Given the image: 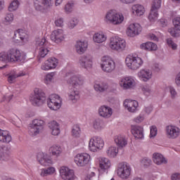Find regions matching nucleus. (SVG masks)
<instances>
[{
    "instance_id": "obj_43",
    "label": "nucleus",
    "mask_w": 180,
    "mask_h": 180,
    "mask_svg": "<svg viewBox=\"0 0 180 180\" xmlns=\"http://www.w3.org/2000/svg\"><path fill=\"white\" fill-rule=\"evenodd\" d=\"M162 0H153L150 9L153 11H158L161 8Z\"/></svg>"
},
{
    "instance_id": "obj_36",
    "label": "nucleus",
    "mask_w": 180,
    "mask_h": 180,
    "mask_svg": "<svg viewBox=\"0 0 180 180\" xmlns=\"http://www.w3.org/2000/svg\"><path fill=\"white\" fill-rule=\"evenodd\" d=\"M68 98L72 102H77L79 99V91L75 89H70L68 92Z\"/></svg>"
},
{
    "instance_id": "obj_59",
    "label": "nucleus",
    "mask_w": 180,
    "mask_h": 180,
    "mask_svg": "<svg viewBox=\"0 0 180 180\" xmlns=\"http://www.w3.org/2000/svg\"><path fill=\"white\" fill-rule=\"evenodd\" d=\"M55 25L57 27H63L64 26V19L59 18L55 20Z\"/></svg>"
},
{
    "instance_id": "obj_26",
    "label": "nucleus",
    "mask_w": 180,
    "mask_h": 180,
    "mask_svg": "<svg viewBox=\"0 0 180 180\" xmlns=\"http://www.w3.org/2000/svg\"><path fill=\"white\" fill-rule=\"evenodd\" d=\"M153 76V73L150 71V70L143 69L141 70L138 72V77L144 81V82H147L148 79H151V77Z\"/></svg>"
},
{
    "instance_id": "obj_30",
    "label": "nucleus",
    "mask_w": 180,
    "mask_h": 180,
    "mask_svg": "<svg viewBox=\"0 0 180 180\" xmlns=\"http://www.w3.org/2000/svg\"><path fill=\"white\" fill-rule=\"evenodd\" d=\"M99 167L103 171H108L109 168H110V166L112 164L110 163V160H109L106 158H100L99 160Z\"/></svg>"
},
{
    "instance_id": "obj_13",
    "label": "nucleus",
    "mask_w": 180,
    "mask_h": 180,
    "mask_svg": "<svg viewBox=\"0 0 180 180\" xmlns=\"http://www.w3.org/2000/svg\"><path fill=\"white\" fill-rule=\"evenodd\" d=\"M37 160L38 162L41 165H43L44 167H49V165H53V160L50 157H49V155L47 153L39 152L37 155Z\"/></svg>"
},
{
    "instance_id": "obj_17",
    "label": "nucleus",
    "mask_w": 180,
    "mask_h": 180,
    "mask_svg": "<svg viewBox=\"0 0 180 180\" xmlns=\"http://www.w3.org/2000/svg\"><path fill=\"white\" fill-rule=\"evenodd\" d=\"M65 39L64 35V30L58 29L52 32L51 34V40L55 43H61Z\"/></svg>"
},
{
    "instance_id": "obj_57",
    "label": "nucleus",
    "mask_w": 180,
    "mask_h": 180,
    "mask_svg": "<svg viewBox=\"0 0 180 180\" xmlns=\"http://www.w3.org/2000/svg\"><path fill=\"white\" fill-rule=\"evenodd\" d=\"M173 25L176 30H180V17H176L173 20Z\"/></svg>"
},
{
    "instance_id": "obj_25",
    "label": "nucleus",
    "mask_w": 180,
    "mask_h": 180,
    "mask_svg": "<svg viewBox=\"0 0 180 180\" xmlns=\"http://www.w3.org/2000/svg\"><path fill=\"white\" fill-rule=\"evenodd\" d=\"M12 141V136L7 130L0 129V143H5L6 144Z\"/></svg>"
},
{
    "instance_id": "obj_47",
    "label": "nucleus",
    "mask_w": 180,
    "mask_h": 180,
    "mask_svg": "<svg viewBox=\"0 0 180 180\" xmlns=\"http://www.w3.org/2000/svg\"><path fill=\"white\" fill-rule=\"evenodd\" d=\"M13 19H14L13 13H6L4 18V22L5 23V25H11V23L13 22Z\"/></svg>"
},
{
    "instance_id": "obj_53",
    "label": "nucleus",
    "mask_w": 180,
    "mask_h": 180,
    "mask_svg": "<svg viewBox=\"0 0 180 180\" xmlns=\"http://www.w3.org/2000/svg\"><path fill=\"white\" fill-rule=\"evenodd\" d=\"M74 9V3H68L65 6V12L66 13H71Z\"/></svg>"
},
{
    "instance_id": "obj_49",
    "label": "nucleus",
    "mask_w": 180,
    "mask_h": 180,
    "mask_svg": "<svg viewBox=\"0 0 180 180\" xmlns=\"http://www.w3.org/2000/svg\"><path fill=\"white\" fill-rule=\"evenodd\" d=\"M49 54V48L47 46H41L39 48V56L41 58H44V56Z\"/></svg>"
},
{
    "instance_id": "obj_8",
    "label": "nucleus",
    "mask_w": 180,
    "mask_h": 180,
    "mask_svg": "<svg viewBox=\"0 0 180 180\" xmlns=\"http://www.w3.org/2000/svg\"><path fill=\"white\" fill-rule=\"evenodd\" d=\"M125 63L127 67L132 71H136L139 70L141 65L143 64V59L138 56H128L125 59Z\"/></svg>"
},
{
    "instance_id": "obj_38",
    "label": "nucleus",
    "mask_w": 180,
    "mask_h": 180,
    "mask_svg": "<svg viewBox=\"0 0 180 180\" xmlns=\"http://www.w3.org/2000/svg\"><path fill=\"white\" fill-rule=\"evenodd\" d=\"M119 153V149L116 148V146H111L108 147V148L106 150V153L108 157L110 158H115L117 156V154Z\"/></svg>"
},
{
    "instance_id": "obj_52",
    "label": "nucleus",
    "mask_w": 180,
    "mask_h": 180,
    "mask_svg": "<svg viewBox=\"0 0 180 180\" xmlns=\"http://www.w3.org/2000/svg\"><path fill=\"white\" fill-rule=\"evenodd\" d=\"M77 25H78V20L77 18H72L68 22V27L69 29L71 30V29H74V27H75Z\"/></svg>"
},
{
    "instance_id": "obj_3",
    "label": "nucleus",
    "mask_w": 180,
    "mask_h": 180,
    "mask_svg": "<svg viewBox=\"0 0 180 180\" xmlns=\"http://www.w3.org/2000/svg\"><path fill=\"white\" fill-rule=\"evenodd\" d=\"M46 122L41 119H34L29 125V134L30 136H37L43 131Z\"/></svg>"
},
{
    "instance_id": "obj_22",
    "label": "nucleus",
    "mask_w": 180,
    "mask_h": 180,
    "mask_svg": "<svg viewBox=\"0 0 180 180\" xmlns=\"http://www.w3.org/2000/svg\"><path fill=\"white\" fill-rule=\"evenodd\" d=\"M113 111L110 108V107L103 105L101 106L98 109V115L101 117H104L105 119H109L110 116H112Z\"/></svg>"
},
{
    "instance_id": "obj_63",
    "label": "nucleus",
    "mask_w": 180,
    "mask_h": 180,
    "mask_svg": "<svg viewBox=\"0 0 180 180\" xmlns=\"http://www.w3.org/2000/svg\"><path fill=\"white\" fill-rule=\"evenodd\" d=\"M171 180H180V173H174L172 174Z\"/></svg>"
},
{
    "instance_id": "obj_16",
    "label": "nucleus",
    "mask_w": 180,
    "mask_h": 180,
    "mask_svg": "<svg viewBox=\"0 0 180 180\" xmlns=\"http://www.w3.org/2000/svg\"><path fill=\"white\" fill-rule=\"evenodd\" d=\"M180 135V129L174 125H169L166 127V136L168 139H178Z\"/></svg>"
},
{
    "instance_id": "obj_15",
    "label": "nucleus",
    "mask_w": 180,
    "mask_h": 180,
    "mask_svg": "<svg viewBox=\"0 0 180 180\" xmlns=\"http://www.w3.org/2000/svg\"><path fill=\"white\" fill-rule=\"evenodd\" d=\"M141 33V25L139 23H132L127 29V34L129 37H135Z\"/></svg>"
},
{
    "instance_id": "obj_58",
    "label": "nucleus",
    "mask_w": 180,
    "mask_h": 180,
    "mask_svg": "<svg viewBox=\"0 0 180 180\" xmlns=\"http://www.w3.org/2000/svg\"><path fill=\"white\" fill-rule=\"evenodd\" d=\"M157 127L155 126H152L150 127V139H154L155 136H157Z\"/></svg>"
},
{
    "instance_id": "obj_10",
    "label": "nucleus",
    "mask_w": 180,
    "mask_h": 180,
    "mask_svg": "<svg viewBox=\"0 0 180 180\" xmlns=\"http://www.w3.org/2000/svg\"><path fill=\"white\" fill-rule=\"evenodd\" d=\"M105 146V142L103 139L101 138V136H95L91 138L89 143V148L90 151L93 153H96L98 150H102L103 146Z\"/></svg>"
},
{
    "instance_id": "obj_40",
    "label": "nucleus",
    "mask_w": 180,
    "mask_h": 180,
    "mask_svg": "<svg viewBox=\"0 0 180 180\" xmlns=\"http://www.w3.org/2000/svg\"><path fill=\"white\" fill-rule=\"evenodd\" d=\"M56 172V168L53 167H48L46 169H41L40 175L41 176H48V175H53Z\"/></svg>"
},
{
    "instance_id": "obj_44",
    "label": "nucleus",
    "mask_w": 180,
    "mask_h": 180,
    "mask_svg": "<svg viewBox=\"0 0 180 180\" xmlns=\"http://www.w3.org/2000/svg\"><path fill=\"white\" fill-rule=\"evenodd\" d=\"M47 105L49 109L51 110H58L61 108V104H57V103L47 100Z\"/></svg>"
},
{
    "instance_id": "obj_27",
    "label": "nucleus",
    "mask_w": 180,
    "mask_h": 180,
    "mask_svg": "<svg viewBox=\"0 0 180 180\" xmlns=\"http://www.w3.org/2000/svg\"><path fill=\"white\" fill-rule=\"evenodd\" d=\"M131 11L135 16H143L146 12V8L141 4H134L131 7Z\"/></svg>"
},
{
    "instance_id": "obj_1",
    "label": "nucleus",
    "mask_w": 180,
    "mask_h": 180,
    "mask_svg": "<svg viewBox=\"0 0 180 180\" xmlns=\"http://www.w3.org/2000/svg\"><path fill=\"white\" fill-rule=\"evenodd\" d=\"M26 60V56L25 53H20V51L11 49L7 52H0V61L1 63H23Z\"/></svg>"
},
{
    "instance_id": "obj_12",
    "label": "nucleus",
    "mask_w": 180,
    "mask_h": 180,
    "mask_svg": "<svg viewBox=\"0 0 180 180\" xmlns=\"http://www.w3.org/2000/svg\"><path fill=\"white\" fill-rule=\"evenodd\" d=\"M91 162V155L88 153H78L75 157V162L77 167H85Z\"/></svg>"
},
{
    "instance_id": "obj_11",
    "label": "nucleus",
    "mask_w": 180,
    "mask_h": 180,
    "mask_svg": "<svg viewBox=\"0 0 180 180\" xmlns=\"http://www.w3.org/2000/svg\"><path fill=\"white\" fill-rule=\"evenodd\" d=\"M101 68L104 72H112L116 68L115 61L109 56H104L102 58Z\"/></svg>"
},
{
    "instance_id": "obj_62",
    "label": "nucleus",
    "mask_w": 180,
    "mask_h": 180,
    "mask_svg": "<svg viewBox=\"0 0 180 180\" xmlns=\"http://www.w3.org/2000/svg\"><path fill=\"white\" fill-rule=\"evenodd\" d=\"M143 120H144V116L143 115H139L138 117H136V118H134V121L136 123H141V122H143Z\"/></svg>"
},
{
    "instance_id": "obj_31",
    "label": "nucleus",
    "mask_w": 180,
    "mask_h": 180,
    "mask_svg": "<svg viewBox=\"0 0 180 180\" xmlns=\"http://www.w3.org/2000/svg\"><path fill=\"white\" fill-rule=\"evenodd\" d=\"M153 158V162L156 165H162V164H167V159L160 153H154Z\"/></svg>"
},
{
    "instance_id": "obj_42",
    "label": "nucleus",
    "mask_w": 180,
    "mask_h": 180,
    "mask_svg": "<svg viewBox=\"0 0 180 180\" xmlns=\"http://www.w3.org/2000/svg\"><path fill=\"white\" fill-rule=\"evenodd\" d=\"M19 0H13L8 6L9 12H14V11H17L18 8H19Z\"/></svg>"
},
{
    "instance_id": "obj_23",
    "label": "nucleus",
    "mask_w": 180,
    "mask_h": 180,
    "mask_svg": "<svg viewBox=\"0 0 180 180\" xmlns=\"http://www.w3.org/2000/svg\"><path fill=\"white\" fill-rule=\"evenodd\" d=\"M88 49V42L85 41H77L75 49L77 54H84Z\"/></svg>"
},
{
    "instance_id": "obj_64",
    "label": "nucleus",
    "mask_w": 180,
    "mask_h": 180,
    "mask_svg": "<svg viewBox=\"0 0 180 180\" xmlns=\"http://www.w3.org/2000/svg\"><path fill=\"white\" fill-rule=\"evenodd\" d=\"M175 83L177 86H180V72L176 76Z\"/></svg>"
},
{
    "instance_id": "obj_5",
    "label": "nucleus",
    "mask_w": 180,
    "mask_h": 180,
    "mask_svg": "<svg viewBox=\"0 0 180 180\" xmlns=\"http://www.w3.org/2000/svg\"><path fill=\"white\" fill-rule=\"evenodd\" d=\"M53 4V0H34V8L41 13H47Z\"/></svg>"
},
{
    "instance_id": "obj_48",
    "label": "nucleus",
    "mask_w": 180,
    "mask_h": 180,
    "mask_svg": "<svg viewBox=\"0 0 180 180\" xmlns=\"http://www.w3.org/2000/svg\"><path fill=\"white\" fill-rule=\"evenodd\" d=\"M73 137H79L81 136V128L78 125H74L72 129Z\"/></svg>"
},
{
    "instance_id": "obj_20",
    "label": "nucleus",
    "mask_w": 180,
    "mask_h": 180,
    "mask_svg": "<svg viewBox=\"0 0 180 180\" xmlns=\"http://www.w3.org/2000/svg\"><path fill=\"white\" fill-rule=\"evenodd\" d=\"M131 131L135 139L140 140L144 139V129L142 127L139 125H131Z\"/></svg>"
},
{
    "instance_id": "obj_34",
    "label": "nucleus",
    "mask_w": 180,
    "mask_h": 180,
    "mask_svg": "<svg viewBox=\"0 0 180 180\" xmlns=\"http://www.w3.org/2000/svg\"><path fill=\"white\" fill-rule=\"evenodd\" d=\"M105 122L101 119H96L93 122V127L94 130L97 131H101L105 127Z\"/></svg>"
},
{
    "instance_id": "obj_50",
    "label": "nucleus",
    "mask_w": 180,
    "mask_h": 180,
    "mask_svg": "<svg viewBox=\"0 0 180 180\" xmlns=\"http://www.w3.org/2000/svg\"><path fill=\"white\" fill-rule=\"evenodd\" d=\"M0 160L1 161H8L9 160V155L5 153V149L3 148H0Z\"/></svg>"
},
{
    "instance_id": "obj_29",
    "label": "nucleus",
    "mask_w": 180,
    "mask_h": 180,
    "mask_svg": "<svg viewBox=\"0 0 180 180\" xmlns=\"http://www.w3.org/2000/svg\"><path fill=\"white\" fill-rule=\"evenodd\" d=\"M114 141L119 147V148H123V147H125L127 146V140L124 136L122 135H117L115 136Z\"/></svg>"
},
{
    "instance_id": "obj_56",
    "label": "nucleus",
    "mask_w": 180,
    "mask_h": 180,
    "mask_svg": "<svg viewBox=\"0 0 180 180\" xmlns=\"http://www.w3.org/2000/svg\"><path fill=\"white\" fill-rule=\"evenodd\" d=\"M151 159L148 158H145L141 161V165H143V167H150V165H151Z\"/></svg>"
},
{
    "instance_id": "obj_32",
    "label": "nucleus",
    "mask_w": 180,
    "mask_h": 180,
    "mask_svg": "<svg viewBox=\"0 0 180 180\" xmlns=\"http://www.w3.org/2000/svg\"><path fill=\"white\" fill-rule=\"evenodd\" d=\"M49 127L51 130V134L53 136H58L60 134V125L56 121L49 122Z\"/></svg>"
},
{
    "instance_id": "obj_51",
    "label": "nucleus",
    "mask_w": 180,
    "mask_h": 180,
    "mask_svg": "<svg viewBox=\"0 0 180 180\" xmlns=\"http://www.w3.org/2000/svg\"><path fill=\"white\" fill-rule=\"evenodd\" d=\"M16 36H19L21 41H23L27 37V34L23 30H19L16 31Z\"/></svg>"
},
{
    "instance_id": "obj_24",
    "label": "nucleus",
    "mask_w": 180,
    "mask_h": 180,
    "mask_svg": "<svg viewBox=\"0 0 180 180\" xmlns=\"http://www.w3.org/2000/svg\"><path fill=\"white\" fill-rule=\"evenodd\" d=\"M120 86H122L124 89H129L134 86V79L131 77H124L120 82Z\"/></svg>"
},
{
    "instance_id": "obj_54",
    "label": "nucleus",
    "mask_w": 180,
    "mask_h": 180,
    "mask_svg": "<svg viewBox=\"0 0 180 180\" xmlns=\"http://www.w3.org/2000/svg\"><path fill=\"white\" fill-rule=\"evenodd\" d=\"M54 72H51L45 76L44 83L45 84H50L51 81H53V77H54Z\"/></svg>"
},
{
    "instance_id": "obj_14",
    "label": "nucleus",
    "mask_w": 180,
    "mask_h": 180,
    "mask_svg": "<svg viewBox=\"0 0 180 180\" xmlns=\"http://www.w3.org/2000/svg\"><path fill=\"white\" fill-rule=\"evenodd\" d=\"M60 175L62 179L64 180H75V174H74V170L63 166L60 169Z\"/></svg>"
},
{
    "instance_id": "obj_46",
    "label": "nucleus",
    "mask_w": 180,
    "mask_h": 180,
    "mask_svg": "<svg viewBox=\"0 0 180 180\" xmlns=\"http://www.w3.org/2000/svg\"><path fill=\"white\" fill-rule=\"evenodd\" d=\"M48 101L56 102L57 105H61L62 102L61 97H60V96L57 94H51V96H49Z\"/></svg>"
},
{
    "instance_id": "obj_61",
    "label": "nucleus",
    "mask_w": 180,
    "mask_h": 180,
    "mask_svg": "<svg viewBox=\"0 0 180 180\" xmlns=\"http://www.w3.org/2000/svg\"><path fill=\"white\" fill-rule=\"evenodd\" d=\"M142 91L146 96H148L151 94V89L148 86H146L142 88Z\"/></svg>"
},
{
    "instance_id": "obj_39",
    "label": "nucleus",
    "mask_w": 180,
    "mask_h": 180,
    "mask_svg": "<svg viewBox=\"0 0 180 180\" xmlns=\"http://www.w3.org/2000/svg\"><path fill=\"white\" fill-rule=\"evenodd\" d=\"M94 89L97 92H106L109 89V85L105 82L98 83L94 84Z\"/></svg>"
},
{
    "instance_id": "obj_19",
    "label": "nucleus",
    "mask_w": 180,
    "mask_h": 180,
    "mask_svg": "<svg viewBox=\"0 0 180 180\" xmlns=\"http://www.w3.org/2000/svg\"><path fill=\"white\" fill-rule=\"evenodd\" d=\"M68 82L72 86H81V85H84L85 79L81 75H74L68 79Z\"/></svg>"
},
{
    "instance_id": "obj_4",
    "label": "nucleus",
    "mask_w": 180,
    "mask_h": 180,
    "mask_svg": "<svg viewBox=\"0 0 180 180\" xmlns=\"http://www.w3.org/2000/svg\"><path fill=\"white\" fill-rule=\"evenodd\" d=\"M30 101L34 106H41L46 102V94L40 89H35Z\"/></svg>"
},
{
    "instance_id": "obj_45",
    "label": "nucleus",
    "mask_w": 180,
    "mask_h": 180,
    "mask_svg": "<svg viewBox=\"0 0 180 180\" xmlns=\"http://www.w3.org/2000/svg\"><path fill=\"white\" fill-rule=\"evenodd\" d=\"M150 22H155L158 19V11L151 10L148 15Z\"/></svg>"
},
{
    "instance_id": "obj_2",
    "label": "nucleus",
    "mask_w": 180,
    "mask_h": 180,
    "mask_svg": "<svg viewBox=\"0 0 180 180\" xmlns=\"http://www.w3.org/2000/svg\"><path fill=\"white\" fill-rule=\"evenodd\" d=\"M104 20L105 23H110L111 25L117 26L123 23L124 17L123 16V14H120L113 10H110L105 14Z\"/></svg>"
},
{
    "instance_id": "obj_41",
    "label": "nucleus",
    "mask_w": 180,
    "mask_h": 180,
    "mask_svg": "<svg viewBox=\"0 0 180 180\" xmlns=\"http://www.w3.org/2000/svg\"><path fill=\"white\" fill-rule=\"evenodd\" d=\"M49 42L46 40V38H38L36 39L35 45L37 47H47Z\"/></svg>"
},
{
    "instance_id": "obj_28",
    "label": "nucleus",
    "mask_w": 180,
    "mask_h": 180,
    "mask_svg": "<svg viewBox=\"0 0 180 180\" xmlns=\"http://www.w3.org/2000/svg\"><path fill=\"white\" fill-rule=\"evenodd\" d=\"M25 75H26V73L23 72H20L19 73H17L15 71H12L8 75L7 81L9 84H15V82H16V78H19V77H25Z\"/></svg>"
},
{
    "instance_id": "obj_9",
    "label": "nucleus",
    "mask_w": 180,
    "mask_h": 180,
    "mask_svg": "<svg viewBox=\"0 0 180 180\" xmlns=\"http://www.w3.org/2000/svg\"><path fill=\"white\" fill-rule=\"evenodd\" d=\"M78 64L80 68L86 71L91 70L94 66V57L91 55H83L79 57Z\"/></svg>"
},
{
    "instance_id": "obj_55",
    "label": "nucleus",
    "mask_w": 180,
    "mask_h": 180,
    "mask_svg": "<svg viewBox=\"0 0 180 180\" xmlns=\"http://www.w3.org/2000/svg\"><path fill=\"white\" fill-rule=\"evenodd\" d=\"M167 43L169 46V47H171V49H172V50H176L178 45H176V44H175L174 41H172V39L168 38L167 39Z\"/></svg>"
},
{
    "instance_id": "obj_7",
    "label": "nucleus",
    "mask_w": 180,
    "mask_h": 180,
    "mask_svg": "<svg viewBox=\"0 0 180 180\" xmlns=\"http://www.w3.org/2000/svg\"><path fill=\"white\" fill-rule=\"evenodd\" d=\"M117 174L121 179H129L131 175V167L126 162H122L118 165Z\"/></svg>"
},
{
    "instance_id": "obj_6",
    "label": "nucleus",
    "mask_w": 180,
    "mask_h": 180,
    "mask_svg": "<svg viewBox=\"0 0 180 180\" xmlns=\"http://www.w3.org/2000/svg\"><path fill=\"white\" fill-rule=\"evenodd\" d=\"M109 47L114 51H124L126 50V41L119 37L110 38Z\"/></svg>"
},
{
    "instance_id": "obj_35",
    "label": "nucleus",
    "mask_w": 180,
    "mask_h": 180,
    "mask_svg": "<svg viewBox=\"0 0 180 180\" xmlns=\"http://www.w3.org/2000/svg\"><path fill=\"white\" fill-rule=\"evenodd\" d=\"M49 154L54 155L55 157H60L61 153H63V150L61 147L58 145H53L49 148Z\"/></svg>"
},
{
    "instance_id": "obj_60",
    "label": "nucleus",
    "mask_w": 180,
    "mask_h": 180,
    "mask_svg": "<svg viewBox=\"0 0 180 180\" xmlns=\"http://www.w3.org/2000/svg\"><path fill=\"white\" fill-rule=\"evenodd\" d=\"M169 89L172 99L175 98L177 95L176 90L172 86L169 87Z\"/></svg>"
},
{
    "instance_id": "obj_33",
    "label": "nucleus",
    "mask_w": 180,
    "mask_h": 180,
    "mask_svg": "<svg viewBox=\"0 0 180 180\" xmlns=\"http://www.w3.org/2000/svg\"><path fill=\"white\" fill-rule=\"evenodd\" d=\"M106 39L108 37L103 32H97L95 33L93 36V40L95 43H98L101 44V43H103V41H106Z\"/></svg>"
},
{
    "instance_id": "obj_37",
    "label": "nucleus",
    "mask_w": 180,
    "mask_h": 180,
    "mask_svg": "<svg viewBox=\"0 0 180 180\" xmlns=\"http://www.w3.org/2000/svg\"><path fill=\"white\" fill-rule=\"evenodd\" d=\"M140 47L142 50H148V51H155L157 50V44L153 42L142 44Z\"/></svg>"
},
{
    "instance_id": "obj_21",
    "label": "nucleus",
    "mask_w": 180,
    "mask_h": 180,
    "mask_svg": "<svg viewBox=\"0 0 180 180\" xmlns=\"http://www.w3.org/2000/svg\"><path fill=\"white\" fill-rule=\"evenodd\" d=\"M124 106L127 110L134 113V112H136L137 108H139V102L134 100L126 99L124 101Z\"/></svg>"
},
{
    "instance_id": "obj_18",
    "label": "nucleus",
    "mask_w": 180,
    "mask_h": 180,
    "mask_svg": "<svg viewBox=\"0 0 180 180\" xmlns=\"http://www.w3.org/2000/svg\"><path fill=\"white\" fill-rule=\"evenodd\" d=\"M57 65H58V60L56 58H50L41 65V70H44V71L54 70Z\"/></svg>"
}]
</instances>
